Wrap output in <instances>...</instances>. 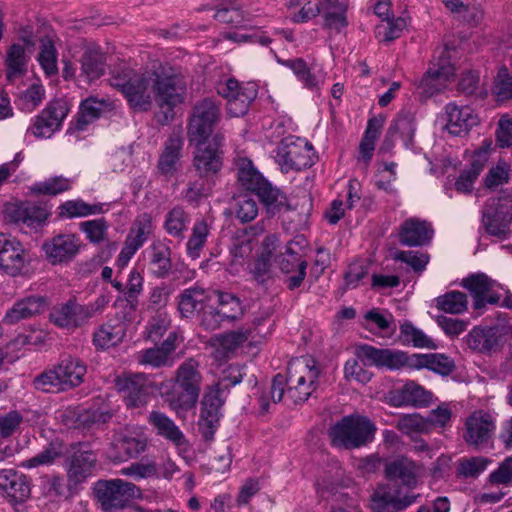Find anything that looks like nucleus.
<instances>
[{"label":"nucleus","mask_w":512,"mask_h":512,"mask_svg":"<svg viewBox=\"0 0 512 512\" xmlns=\"http://www.w3.org/2000/svg\"><path fill=\"white\" fill-rule=\"evenodd\" d=\"M210 233L208 223L201 219L195 222L192 233L187 241L186 250L189 257L197 259L200 252L206 244L207 237Z\"/></svg>","instance_id":"nucleus-50"},{"label":"nucleus","mask_w":512,"mask_h":512,"mask_svg":"<svg viewBox=\"0 0 512 512\" xmlns=\"http://www.w3.org/2000/svg\"><path fill=\"white\" fill-rule=\"evenodd\" d=\"M461 286L469 291L473 299V309L482 313L488 304L498 305L501 295L496 291L499 285L484 273L463 278Z\"/></svg>","instance_id":"nucleus-18"},{"label":"nucleus","mask_w":512,"mask_h":512,"mask_svg":"<svg viewBox=\"0 0 512 512\" xmlns=\"http://www.w3.org/2000/svg\"><path fill=\"white\" fill-rule=\"evenodd\" d=\"M115 387L123 395L127 407L141 408L149 400L151 381L145 373L125 372L115 378Z\"/></svg>","instance_id":"nucleus-15"},{"label":"nucleus","mask_w":512,"mask_h":512,"mask_svg":"<svg viewBox=\"0 0 512 512\" xmlns=\"http://www.w3.org/2000/svg\"><path fill=\"white\" fill-rule=\"evenodd\" d=\"M223 140L224 136L221 133H216L210 141H189L191 145H195L192 167L200 178H210L221 171L224 154Z\"/></svg>","instance_id":"nucleus-12"},{"label":"nucleus","mask_w":512,"mask_h":512,"mask_svg":"<svg viewBox=\"0 0 512 512\" xmlns=\"http://www.w3.org/2000/svg\"><path fill=\"white\" fill-rule=\"evenodd\" d=\"M111 417L108 410L85 409L77 415L75 422L78 428L90 430L106 423Z\"/></svg>","instance_id":"nucleus-58"},{"label":"nucleus","mask_w":512,"mask_h":512,"mask_svg":"<svg viewBox=\"0 0 512 512\" xmlns=\"http://www.w3.org/2000/svg\"><path fill=\"white\" fill-rule=\"evenodd\" d=\"M320 370L315 360L307 357L293 359L287 367V397L295 404L305 402L316 390Z\"/></svg>","instance_id":"nucleus-8"},{"label":"nucleus","mask_w":512,"mask_h":512,"mask_svg":"<svg viewBox=\"0 0 512 512\" xmlns=\"http://www.w3.org/2000/svg\"><path fill=\"white\" fill-rule=\"evenodd\" d=\"M224 392L226 390L216 383L204 395L201 417L209 428H214L219 421L220 409L225 401Z\"/></svg>","instance_id":"nucleus-37"},{"label":"nucleus","mask_w":512,"mask_h":512,"mask_svg":"<svg viewBox=\"0 0 512 512\" xmlns=\"http://www.w3.org/2000/svg\"><path fill=\"white\" fill-rule=\"evenodd\" d=\"M400 331L403 340L407 343H412L415 347L428 349L436 348L432 339L411 323H404L401 325Z\"/></svg>","instance_id":"nucleus-62"},{"label":"nucleus","mask_w":512,"mask_h":512,"mask_svg":"<svg viewBox=\"0 0 512 512\" xmlns=\"http://www.w3.org/2000/svg\"><path fill=\"white\" fill-rule=\"evenodd\" d=\"M147 421L149 425L156 431V434L169 440L176 446H182L186 443L183 432L166 414L153 410L150 412Z\"/></svg>","instance_id":"nucleus-33"},{"label":"nucleus","mask_w":512,"mask_h":512,"mask_svg":"<svg viewBox=\"0 0 512 512\" xmlns=\"http://www.w3.org/2000/svg\"><path fill=\"white\" fill-rule=\"evenodd\" d=\"M392 259L395 261H400L409 266L415 273H422L427 264L429 263L430 256L429 254L421 251L414 250H398L394 252L392 255Z\"/></svg>","instance_id":"nucleus-55"},{"label":"nucleus","mask_w":512,"mask_h":512,"mask_svg":"<svg viewBox=\"0 0 512 512\" xmlns=\"http://www.w3.org/2000/svg\"><path fill=\"white\" fill-rule=\"evenodd\" d=\"M275 161L283 173L300 171L313 165L312 145L302 138H284L275 149Z\"/></svg>","instance_id":"nucleus-11"},{"label":"nucleus","mask_w":512,"mask_h":512,"mask_svg":"<svg viewBox=\"0 0 512 512\" xmlns=\"http://www.w3.org/2000/svg\"><path fill=\"white\" fill-rule=\"evenodd\" d=\"M148 268L157 278H166L172 269L171 249L161 240L153 241L146 250Z\"/></svg>","instance_id":"nucleus-31"},{"label":"nucleus","mask_w":512,"mask_h":512,"mask_svg":"<svg viewBox=\"0 0 512 512\" xmlns=\"http://www.w3.org/2000/svg\"><path fill=\"white\" fill-rule=\"evenodd\" d=\"M153 231L152 218L148 214L139 215L132 223L125 243L138 251L152 235Z\"/></svg>","instance_id":"nucleus-42"},{"label":"nucleus","mask_w":512,"mask_h":512,"mask_svg":"<svg viewBox=\"0 0 512 512\" xmlns=\"http://www.w3.org/2000/svg\"><path fill=\"white\" fill-rule=\"evenodd\" d=\"M27 262L28 257L21 242L10 234L0 233V269L10 276H17Z\"/></svg>","instance_id":"nucleus-19"},{"label":"nucleus","mask_w":512,"mask_h":512,"mask_svg":"<svg viewBox=\"0 0 512 512\" xmlns=\"http://www.w3.org/2000/svg\"><path fill=\"white\" fill-rule=\"evenodd\" d=\"M323 13V27L340 33L348 25L347 21V5L344 2L335 1L324 4L321 11Z\"/></svg>","instance_id":"nucleus-43"},{"label":"nucleus","mask_w":512,"mask_h":512,"mask_svg":"<svg viewBox=\"0 0 512 512\" xmlns=\"http://www.w3.org/2000/svg\"><path fill=\"white\" fill-rule=\"evenodd\" d=\"M0 490L16 502H23L31 492L27 477L12 468L0 470Z\"/></svg>","instance_id":"nucleus-30"},{"label":"nucleus","mask_w":512,"mask_h":512,"mask_svg":"<svg viewBox=\"0 0 512 512\" xmlns=\"http://www.w3.org/2000/svg\"><path fill=\"white\" fill-rule=\"evenodd\" d=\"M285 386H287V378L282 374H277L272 380V384L268 393H262L258 402L260 405V413L264 414L269 411L270 400L274 404L280 402L285 393Z\"/></svg>","instance_id":"nucleus-54"},{"label":"nucleus","mask_w":512,"mask_h":512,"mask_svg":"<svg viewBox=\"0 0 512 512\" xmlns=\"http://www.w3.org/2000/svg\"><path fill=\"white\" fill-rule=\"evenodd\" d=\"M482 223L486 232L491 236L497 237L498 239H507L511 234L510 224L512 221L496 214L492 208H487L486 206L484 207L482 212Z\"/></svg>","instance_id":"nucleus-46"},{"label":"nucleus","mask_w":512,"mask_h":512,"mask_svg":"<svg viewBox=\"0 0 512 512\" xmlns=\"http://www.w3.org/2000/svg\"><path fill=\"white\" fill-rule=\"evenodd\" d=\"M81 246L79 237L74 234H59L43 244L46 258L52 264L70 262L78 254Z\"/></svg>","instance_id":"nucleus-20"},{"label":"nucleus","mask_w":512,"mask_h":512,"mask_svg":"<svg viewBox=\"0 0 512 512\" xmlns=\"http://www.w3.org/2000/svg\"><path fill=\"white\" fill-rule=\"evenodd\" d=\"M447 131L454 136L466 135L470 129L479 123L478 115L469 106H458L448 103L445 106Z\"/></svg>","instance_id":"nucleus-24"},{"label":"nucleus","mask_w":512,"mask_h":512,"mask_svg":"<svg viewBox=\"0 0 512 512\" xmlns=\"http://www.w3.org/2000/svg\"><path fill=\"white\" fill-rule=\"evenodd\" d=\"M27 62L28 57L24 47L20 44H12L7 50L5 59L7 79L13 81L24 75L27 71Z\"/></svg>","instance_id":"nucleus-44"},{"label":"nucleus","mask_w":512,"mask_h":512,"mask_svg":"<svg viewBox=\"0 0 512 512\" xmlns=\"http://www.w3.org/2000/svg\"><path fill=\"white\" fill-rule=\"evenodd\" d=\"M416 131L415 115L408 110H402L396 118L391 122L386 134L385 143L389 141L395 134H399L408 148L413 145L414 135Z\"/></svg>","instance_id":"nucleus-39"},{"label":"nucleus","mask_w":512,"mask_h":512,"mask_svg":"<svg viewBox=\"0 0 512 512\" xmlns=\"http://www.w3.org/2000/svg\"><path fill=\"white\" fill-rule=\"evenodd\" d=\"M202 375L199 371V363L193 359H187L176 370L174 384L171 390L164 391L168 385L160 383L156 388L162 396L166 397L170 408L177 414L194 408L198 402L201 391Z\"/></svg>","instance_id":"nucleus-1"},{"label":"nucleus","mask_w":512,"mask_h":512,"mask_svg":"<svg viewBox=\"0 0 512 512\" xmlns=\"http://www.w3.org/2000/svg\"><path fill=\"white\" fill-rule=\"evenodd\" d=\"M184 141L180 132H172L163 144V150L157 162L158 173L166 179H171L181 168V158Z\"/></svg>","instance_id":"nucleus-21"},{"label":"nucleus","mask_w":512,"mask_h":512,"mask_svg":"<svg viewBox=\"0 0 512 512\" xmlns=\"http://www.w3.org/2000/svg\"><path fill=\"white\" fill-rule=\"evenodd\" d=\"M488 148H480L472 158L470 167L461 171L455 181V189L459 193L470 194L474 183L488 162Z\"/></svg>","instance_id":"nucleus-32"},{"label":"nucleus","mask_w":512,"mask_h":512,"mask_svg":"<svg viewBox=\"0 0 512 512\" xmlns=\"http://www.w3.org/2000/svg\"><path fill=\"white\" fill-rule=\"evenodd\" d=\"M212 293L200 287L185 289L179 296L178 308L183 317L190 318L204 310L207 301L212 299Z\"/></svg>","instance_id":"nucleus-34"},{"label":"nucleus","mask_w":512,"mask_h":512,"mask_svg":"<svg viewBox=\"0 0 512 512\" xmlns=\"http://www.w3.org/2000/svg\"><path fill=\"white\" fill-rule=\"evenodd\" d=\"M108 227L104 218L88 220L79 224L80 230L86 234L87 239L95 244L106 240Z\"/></svg>","instance_id":"nucleus-61"},{"label":"nucleus","mask_w":512,"mask_h":512,"mask_svg":"<svg viewBox=\"0 0 512 512\" xmlns=\"http://www.w3.org/2000/svg\"><path fill=\"white\" fill-rule=\"evenodd\" d=\"M152 91L155 101L169 112L185 99L187 84L182 75L169 65L153 64Z\"/></svg>","instance_id":"nucleus-7"},{"label":"nucleus","mask_w":512,"mask_h":512,"mask_svg":"<svg viewBox=\"0 0 512 512\" xmlns=\"http://www.w3.org/2000/svg\"><path fill=\"white\" fill-rule=\"evenodd\" d=\"M26 420L19 410H10L0 414V440H7L20 433Z\"/></svg>","instance_id":"nucleus-52"},{"label":"nucleus","mask_w":512,"mask_h":512,"mask_svg":"<svg viewBox=\"0 0 512 512\" xmlns=\"http://www.w3.org/2000/svg\"><path fill=\"white\" fill-rule=\"evenodd\" d=\"M96 461V455L92 451L77 449L70 457L69 478L76 483L84 481L92 474Z\"/></svg>","instance_id":"nucleus-38"},{"label":"nucleus","mask_w":512,"mask_h":512,"mask_svg":"<svg viewBox=\"0 0 512 512\" xmlns=\"http://www.w3.org/2000/svg\"><path fill=\"white\" fill-rule=\"evenodd\" d=\"M450 48L444 45L435 50L430 66L418 83V88L430 97L441 92L454 78L455 68L451 63Z\"/></svg>","instance_id":"nucleus-10"},{"label":"nucleus","mask_w":512,"mask_h":512,"mask_svg":"<svg viewBox=\"0 0 512 512\" xmlns=\"http://www.w3.org/2000/svg\"><path fill=\"white\" fill-rule=\"evenodd\" d=\"M485 206L492 208L501 217L512 221V190L502 191L499 196L488 199Z\"/></svg>","instance_id":"nucleus-64"},{"label":"nucleus","mask_w":512,"mask_h":512,"mask_svg":"<svg viewBox=\"0 0 512 512\" xmlns=\"http://www.w3.org/2000/svg\"><path fill=\"white\" fill-rule=\"evenodd\" d=\"M90 311L75 300L55 306L50 312L51 322L60 328L76 329L88 323Z\"/></svg>","instance_id":"nucleus-23"},{"label":"nucleus","mask_w":512,"mask_h":512,"mask_svg":"<svg viewBox=\"0 0 512 512\" xmlns=\"http://www.w3.org/2000/svg\"><path fill=\"white\" fill-rule=\"evenodd\" d=\"M491 460L483 456L465 457L458 461L456 475L461 478H477Z\"/></svg>","instance_id":"nucleus-53"},{"label":"nucleus","mask_w":512,"mask_h":512,"mask_svg":"<svg viewBox=\"0 0 512 512\" xmlns=\"http://www.w3.org/2000/svg\"><path fill=\"white\" fill-rule=\"evenodd\" d=\"M153 67L138 73L126 65L115 68L110 84L120 90L129 105L139 111H147L152 104Z\"/></svg>","instance_id":"nucleus-4"},{"label":"nucleus","mask_w":512,"mask_h":512,"mask_svg":"<svg viewBox=\"0 0 512 512\" xmlns=\"http://www.w3.org/2000/svg\"><path fill=\"white\" fill-rule=\"evenodd\" d=\"M189 222V214L182 207L176 206L167 213L164 226L169 235L182 239Z\"/></svg>","instance_id":"nucleus-51"},{"label":"nucleus","mask_w":512,"mask_h":512,"mask_svg":"<svg viewBox=\"0 0 512 512\" xmlns=\"http://www.w3.org/2000/svg\"><path fill=\"white\" fill-rule=\"evenodd\" d=\"M111 104L104 99L96 97H88L81 102L78 118L76 121V129L84 130L85 127L98 119L102 113L110 110Z\"/></svg>","instance_id":"nucleus-40"},{"label":"nucleus","mask_w":512,"mask_h":512,"mask_svg":"<svg viewBox=\"0 0 512 512\" xmlns=\"http://www.w3.org/2000/svg\"><path fill=\"white\" fill-rule=\"evenodd\" d=\"M503 343L502 328L499 326L492 327H474L466 335V344L474 351L480 353L496 352Z\"/></svg>","instance_id":"nucleus-25"},{"label":"nucleus","mask_w":512,"mask_h":512,"mask_svg":"<svg viewBox=\"0 0 512 512\" xmlns=\"http://www.w3.org/2000/svg\"><path fill=\"white\" fill-rule=\"evenodd\" d=\"M396 406L425 407L432 401V393L415 382H408L392 398Z\"/></svg>","instance_id":"nucleus-35"},{"label":"nucleus","mask_w":512,"mask_h":512,"mask_svg":"<svg viewBox=\"0 0 512 512\" xmlns=\"http://www.w3.org/2000/svg\"><path fill=\"white\" fill-rule=\"evenodd\" d=\"M420 473L421 466L407 457H399L385 465L386 478L408 488L417 486Z\"/></svg>","instance_id":"nucleus-27"},{"label":"nucleus","mask_w":512,"mask_h":512,"mask_svg":"<svg viewBox=\"0 0 512 512\" xmlns=\"http://www.w3.org/2000/svg\"><path fill=\"white\" fill-rule=\"evenodd\" d=\"M376 432L375 424L366 416L351 414L341 418L329 431L333 446L356 449L371 443Z\"/></svg>","instance_id":"nucleus-5"},{"label":"nucleus","mask_w":512,"mask_h":512,"mask_svg":"<svg viewBox=\"0 0 512 512\" xmlns=\"http://www.w3.org/2000/svg\"><path fill=\"white\" fill-rule=\"evenodd\" d=\"M126 335V325L121 321H109L98 327L93 333V344L97 349L105 350L120 344Z\"/></svg>","instance_id":"nucleus-36"},{"label":"nucleus","mask_w":512,"mask_h":512,"mask_svg":"<svg viewBox=\"0 0 512 512\" xmlns=\"http://www.w3.org/2000/svg\"><path fill=\"white\" fill-rule=\"evenodd\" d=\"M437 309L449 314H462L468 309V297L461 291H449L436 298Z\"/></svg>","instance_id":"nucleus-48"},{"label":"nucleus","mask_w":512,"mask_h":512,"mask_svg":"<svg viewBox=\"0 0 512 512\" xmlns=\"http://www.w3.org/2000/svg\"><path fill=\"white\" fill-rule=\"evenodd\" d=\"M493 95H495L497 101H506L512 98V72H509L507 68L499 70L494 86Z\"/></svg>","instance_id":"nucleus-63"},{"label":"nucleus","mask_w":512,"mask_h":512,"mask_svg":"<svg viewBox=\"0 0 512 512\" xmlns=\"http://www.w3.org/2000/svg\"><path fill=\"white\" fill-rule=\"evenodd\" d=\"M173 349L174 347L169 346L168 340H166L161 347L140 351L137 355V361L142 365H149L153 368L171 366L170 353Z\"/></svg>","instance_id":"nucleus-47"},{"label":"nucleus","mask_w":512,"mask_h":512,"mask_svg":"<svg viewBox=\"0 0 512 512\" xmlns=\"http://www.w3.org/2000/svg\"><path fill=\"white\" fill-rule=\"evenodd\" d=\"M218 93L227 100V111L231 116L240 117L247 113L251 102L257 97V85L249 82L240 84L230 78L218 86Z\"/></svg>","instance_id":"nucleus-14"},{"label":"nucleus","mask_w":512,"mask_h":512,"mask_svg":"<svg viewBox=\"0 0 512 512\" xmlns=\"http://www.w3.org/2000/svg\"><path fill=\"white\" fill-rule=\"evenodd\" d=\"M87 366L78 357L62 355L58 362L38 374L33 380L36 390L61 393L72 390L84 382Z\"/></svg>","instance_id":"nucleus-2"},{"label":"nucleus","mask_w":512,"mask_h":512,"mask_svg":"<svg viewBox=\"0 0 512 512\" xmlns=\"http://www.w3.org/2000/svg\"><path fill=\"white\" fill-rule=\"evenodd\" d=\"M93 490L97 501L105 512H117L125 509L140 495V489L135 484L119 478L98 480Z\"/></svg>","instance_id":"nucleus-9"},{"label":"nucleus","mask_w":512,"mask_h":512,"mask_svg":"<svg viewBox=\"0 0 512 512\" xmlns=\"http://www.w3.org/2000/svg\"><path fill=\"white\" fill-rule=\"evenodd\" d=\"M495 429V418L484 410H477L466 418L462 437L468 446L483 449L488 447Z\"/></svg>","instance_id":"nucleus-13"},{"label":"nucleus","mask_w":512,"mask_h":512,"mask_svg":"<svg viewBox=\"0 0 512 512\" xmlns=\"http://www.w3.org/2000/svg\"><path fill=\"white\" fill-rule=\"evenodd\" d=\"M59 215L66 218L86 217L89 215L101 214V204H88L81 199L69 200L59 207Z\"/></svg>","instance_id":"nucleus-49"},{"label":"nucleus","mask_w":512,"mask_h":512,"mask_svg":"<svg viewBox=\"0 0 512 512\" xmlns=\"http://www.w3.org/2000/svg\"><path fill=\"white\" fill-rule=\"evenodd\" d=\"M238 181L248 191L255 193L268 213L274 215L284 207L289 209L286 196L272 186L248 159L238 162Z\"/></svg>","instance_id":"nucleus-6"},{"label":"nucleus","mask_w":512,"mask_h":512,"mask_svg":"<svg viewBox=\"0 0 512 512\" xmlns=\"http://www.w3.org/2000/svg\"><path fill=\"white\" fill-rule=\"evenodd\" d=\"M219 118V107L214 101L205 99L198 103L189 121L188 141L207 140Z\"/></svg>","instance_id":"nucleus-17"},{"label":"nucleus","mask_w":512,"mask_h":512,"mask_svg":"<svg viewBox=\"0 0 512 512\" xmlns=\"http://www.w3.org/2000/svg\"><path fill=\"white\" fill-rule=\"evenodd\" d=\"M366 350L369 352L365 354L368 360L378 365H386L388 370H398L402 367L427 368L441 375H449L455 367L454 362L443 354H414L408 356L405 352L399 350L377 351L370 348Z\"/></svg>","instance_id":"nucleus-3"},{"label":"nucleus","mask_w":512,"mask_h":512,"mask_svg":"<svg viewBox=\"0 0 512 512\" xmlns=\"http://www.w3.org/2000/svg\"><path fill=\"white\" fill-rule=\"evenodd\" d=\"M48 307V300L41 295H31L17 301L4 317L6 324H15L21 320L43 313Z\"/></svg>","instance_id":"nucleus-28"},{"label":"nucleus","mask_w":512,"mask_h":512,"mask_svg":"<svg viewBox=\"0 0 512 512\" xmlns=\"http://www.w3.org/2000/svg\"><path fill=\"white\" fill-rule=\"evenodd\" d=\"M38 59L41 67L47 75L56 74L58 71L57 50L51 38L44 37L41 39V47Z\"/></svg>","instance_id":"nucleus-59"},{"label":"nucleus","mask_w":512,"mask_h":512,"mask_svg":"<svg viewBox=\"0 0 512 512\" xmlns=\"http://www.w3.org/2000/svg\"><path fill=\"white\" fill-rule=\"evenodd\" d=\"M396 428L406 435L428 433L426 418L418 413L404 414L397 419Z\"/></svg>","instance_id":"nucleus-56"},{"label":"nucleus","mask_w":512,"mask_h":512,"mask_svg":"<svg viewBox=\"0 0 512 512\" xmlns=\"http://www.w3.org/2000/svg\"><path fill=\"white\" fill-rule=\"evenodd\" d=\"M105 56L96 46H88L82 53L79 63V81L90 84L105 73Z\"/></svg>","instance_id":"nucleus-29"},{"label":"nucleus","mask_w":512,"mask_h":512,"mask_svg":"<svg viewBox=\"0 0 512 512\" xmlns=\"http://www.w3.org/2000/svg\"><path fill=\"white\" fill-rule=\"evenodd\" d=\"M147 442L148 438L141 430L127 427L116 440V445L127 457L133 458L145 451Z\"/></svg>","instance_id":"nucleus-41"},{"label":"nucleus","mask_w":512,"mask_h":512,"mask_svg":"<svg viewBox=\"0 0 512 512\" xmlns=\"http://www.w3.org/2000/svg\"><path fill=\"white\" fill-rule=\"evenodd\" d=\"M370 507L373 512H398L397 489L380 485L371 495Z\"/></svg>","instance_id":"nucleus-45"},{"label":"nucleus","mask_w":512,"mask_h":512,"mask_svg":"<svg viewBox=\"0 0 512 512\" xmlns=\"http://www.w3.org/2000/svg\"><path fill=\"white\" fill-rule=\"evenodd\" d=\"M213 17L221 23L239 26L247 19V14L234 2H227L216 9Z\"/></svg>","instance_id":"nucleus-57"},{"label":"nucleus","mask_w":512,"mask_h":512,"mask_svg":"<svg viewBox=\"0 0 512 512\" xmlns=\"http://www.w3.org/2000/svg\"><path fill=\"white\" fill-rule=\"evenodd\" d=\"M367 348L377 351L388 350L387 348H376L368 344L357 346L355 349V358L347 360L344 366V376L347 380H354L362 384L368 383L372 378V373L366 370L363 366H375L377 368L387 369L386 365H378L365 357V354L369 353L366 350Z\"/></svg>","instance_id":"nucleus-26"},{"label":"nucleus","mask_w":512,"mask_h":512,"mask_svg":"<svg viewBox=\"0 0 512 512\" xmlns=\"http://www.w3.org/2000/svg\"><path fill=\"white\" fill-rule=\"evenodd\" d=\"M69 106L65 100L51 101L33 120L27 129V134L36 138H50L60 129L63 120L68 115Z\"/></svg>","instance_id":"nucleus-16"},{"label":"nucleus","mask_w":512,"mask_h":512,"mask_svg":"<svg viewBox=\"0 0 512 512\" xmlns=\"http://www.w3.org/2000/svg\"><path fill=\"white\" fill-rule=\"evenodd\" d=\"M433 236L432 224L419 218L406 219L398 229L399 242L407 247L426 246L430 244Z\"/></svg>","instance_id":"nucleus-22"},{"label":"nucleus","mask_w":512,"mask_h":512,"mask_svg":"<svg viewBox=\"0 0 512 512\" xmlns=\"http://www.w3.org/2000/svg\"><path fill=\"white\" fill-rule=\"evenodd\" d=\"M247 340L248 334L244 331H232L215 337L218 348L225 357H229Z\"/></svg>","instance_id":"nucleus-60"}]
</instances>
